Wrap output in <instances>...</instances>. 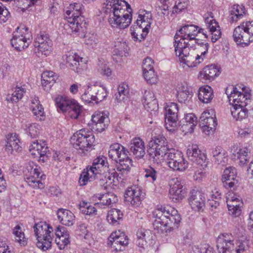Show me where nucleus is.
Segmentation results:
<instances>
[{"instance_id": "nucleus-1", "label": "nucleus", "mask_w": 253, "mask_h": 253, "mask_svg": "<svg viewBox=\"0 0 253 253\" xmlns=\"http://www.w3.org/2000/svg\"><path fill=\"white\" fill-rule=\"evenodd\" d=\"M104 12L109 14L110 25L114 28L125 29L131 21L132 9L130 5L123 0H106L103 3Z\"/></svg>"}, {"instance_id": "nucleus-2", "label": "nucleus", "mask_w": 253, "mask_h": 253, "mask_svg": "<svg viewBox=\"0 0 253 253\" xmlns=\"http://www.w3.org/2000/svg\"><path fill=\"white\" fill-rule=\"evenodd\" d=\"M155 219L153 226L161 233L170 232L179 227L181 218L174 208H167L162 206L157 207L153 212Z\"/></svg>"}, {"instance_id": "nucleus-3", "label": "nucleus", "mask_w": 253, "mask_h": 253, "mask_svg": "<svg viewBox=\"0 0 253 253\" xmlns=\"http://www.w3.org/2000/svg\"><path fill=\"white\" fill-rule=\"evenodd\" d=\"M90 170H93L96 175L104 174V177L106 186L114 188L123 178L122 172H117L115 169L110 170L108 171V163L107 158L103 156H99L94 159L92 166L89 167Z\"/></svg>"}, {"instance_id": "nucleus-4", "label": "nucleus", "mask_w": 253, "mask_h": 253, "mask_svg": "<svg viewBox=\"0 0 253 253\" xmlns=\"http://www.w3.org/2000/svg\"><path fill=\"white\" fill-rule=\"evenodd\" d=\"M82 4L80 3L71 4L65 13L68 23L65 28L69 33H77L85 26L84 18L81 15Z\"/></svg>"}, {"instance_id": "nucleus-5", "label": "nucleus", "mask_w": 253, "mask_h": 253, "mask_svg": "<svg viewBox=\"0 0 253 253\" xmlns=\"http://www.w3.org/2000/svg\"><path fill=\"white\" fill-rule=\"evenodd\" d=\"M174 47L175 54L179 57L180 62L188 67H197L202 62L195 50L192 48L193 45L190 43L184 42L174 43Z\"/></svg>"}, {"instance_id": "nucleus-6", "label": "nucleus", "mask_w": 253, "mask_h": 253, "mask_svg": "<svg viewBox=\"0 0 253 253\" xmlns=\"http://www.w3.org/2000/svg\"><path fill=\"white\" fill-rule=\"evenodd\" d=\"M33 229L37 239V247L43 251L50 249L54 237L52 226L45 222L40 221L35 224Z\"/></svg>"}, {"instance_id": "nucleus-7", "label": "nucleus", "mask_w": 253, "mask_h": 253, "mask_svg": "<svg viewBox=\"0 0 253 253\" xmlns=\"http://www.w3.org/2000/svg\"><path fill=\"white\" fill-rule=\"evenodd\" d=\"M128 151L120 143H114L110 146L108 156L110 159L119 163L117 169L119 172L128 171L130 169L132 161L128 157Z\"/></svg>"}, {"instance_id": "nucleus-8", "label": "nucleus", "mask_w": 253, "mask_h": 253, "mask_svg": "<svg viewBox=\"0 0 253 253\" xmlns=\"http://www.w3.org/2000/svg\"><path fill=\"white\" fill-rule=\"evenodd\" d=\"M168 142L166 138L162 135H158L152 138L149 143L148 150L150 160L157 164L163 162L164 156L168 153Z\"/></svg>"}, {"instance_id": "nucleus-9", "label": "nucleus", "mask_w": 253, "mask_h": 253, "mask_svg": "<svg viewBox=\"0 0 253 253\" xmlns=\"http://www.w3.org/2000/svg\"><path fill=\"white\" fill-rule=\"evenodd\" d=\"M199 33H202L205 38H208L205 29L194 25H184L176 33L174 44L185 42L194 45L199 41V40L196 38Z\"/></svg>"}, {"instance_id": "nucleus-10", "label": "nucleus", "mask_w": 253, "mask_h": 253, "mask_svg": "<svg viewBox=\"0 0 253 253\" xmlns=\"http://www.w3.org/2000/svg\"><path fill=\"white\" fill-rule=\"evenodd\" d=\"M57 110L72 119H77L81 112V106L74 99L64 95H58L54 98Z\"/></svg>"}, {"instance_id": "nucleus-11", "label": "nucleus", "mask_w": 253, "mask_h": 253, "mask_svg": "<svg viewBox=\"0 0 253 253\" xmlns=\"http://www.w3.org/2000/svg\"><path fill=\"white\" fill-rule=\"evenodd\" d=\"M248 91L246 86L237 85L227 87L225 93L232 106L240 105L244 107L250 102L251 94Z\"/></svg>"}, {"instance_id": "nucleus-12", "label": "nucleus", "mask_w": 253, "mask_h": 253, "mask_svg": "<svg viewBox=\"0 0 253 253\" xmlns=\"http://www.w3.org/2000/svg\"><path fill=\"white\" fill-rule=\"evenodd\" d=\"M25 179L28 184L35 189H42L43 187L42 180L45 178V175L42 173L41 168L33 162H29L24 170Z\"/></svg>"}, {"instance_id": "nucleus-13", "label": "nucleus", "mask_w": 253, "mask_h": 253, "mask_svg": "<svg viewBox=\"0 0 253 253\" xmlns=\"http://www.w3.org/2000/svg\"><path fill=\"white\" fill-rule=\"evenodd\" d=\"M234 41L238 45L245 46L253 41V21L243 22L233 31Z\"/></svg>"}, {"instance_id": "nucleus-14", "label": "nucleus", "mask_w": 253, "mask_h": 253, "mask_svg": "<svg viewBox=\"0 0 253 253\" xmlns=\"http://www.w3.org/2000/svg\"><path fill=\"white\" fill-rule=\"evenodd\" d=\"M94 140V135L92 132L85 129L76 131L70 139L71 143L75 149L83 151H87L90 149Z\"/></svg>"}, {"instance_id": "nucleus-15", "label": "nucleus", "mask_w": 253, "mask_h": 253, "mask_svg": "<svg viewBox=\"0 0 253 253\" xmlns=\"http://www.w3.org/2000/svg\"><path fill=\"white\" fill-rule=\"evenodd\" d=\"M52 45V42L49 35L45 32H41L35 40L34 52L39 57H47L51 52Z\"/></svg>"}, {"instance_id": "nucleus-16", "label": "nucleus", "mask_w": 253, "mask_h": 253, "mask_svg": "<svg viewBox=\"0 0 253 253\" xmlns=\"http://www.w3.org/2000/svg\"><path fill=\"white\" fill-rule=\"evenodd\" d=\"M166 156L167 165L173 170L182 172L188 168L189 163L180 151L169 150Z\"/></svg>"}, {"instance_id": "nucleus-17", "label": "nucleus", "mask_w": 253, "mask_h": 253, "mask_svg": "<svg viewBox=\"0 0 253 253\" xmlns=\"http://www.w3.org/2000/svg\"><path fill=\"white\" fill-rule=\"evenodd\" d=\"M166 128L170 132H174L178 128V107L176 103H167L166 107Z\"/></svg>"}, {"instance_id": "nucleus-18", "label": "nucleus", "mask_w": 253, "mask_h": 253, "mask_svg": "<svg viewBox=\"0 0 253 253\" xmlns=\"http://www.w3.org/2000/svg\"><path fill=\"white\" fill-rule=\"evenodd\" d=\"M186 191L184 184L178 178H172L169 182V197L174 203L181 201L185 197Z\"/></svg>"}, {"instance_id": "nucleus-19", "label": "nucleus", "mask_w": 253, "mask_h": 253, "mask_svg": "<svg viewBox=\"0 0 253 253\" xmlns=\"http://www.w3.org/2000/svg\"><path fill=\"white\" fill-rule=\"evenodd\" d=\"M65 60L67 66L77 73H82L86 68V60L73 50L66 53Z\"/></svg>"}, {"instance_id": "nucleus-20", "label": "nucleus", "mask_w": 253, "mask_h": 253, "mask_svg": "<svg viewBox=\"0 0 253 253\" xmlns=\"http://www.w3.org/2000/svg\"><path fill=\"white\" fill-rule=\"evenodd\" d=\"M186 155L188 159L196 165L205 169L207 166L208 161L205 153L199 149L195 144L189 145L186 150Z\"/></svg>"}, {"instance_id": "nucleus-21", "label": "nucleus", "mask_w": 253, "mask_h": 253, "mask_svg": "<svg viewBox=\"0 0 253 253\" xmlns=\"http://www.w3.org/2000/svg\"><path fill=\"white\" fill-rule=\"evenodd\" d=\"M128 244V239L124 232L120 230L111 233L108 238V245L116 252L122 251Z\"/></svg>"}, {"instance_id": "nucleus-22", "label": "nucleus", "mask_w": 253, "mask_h": 253, "mask_svg": "<svg viewBox=\"0 0 253 253\" xmlns=\"http://www.w3.org/2000/svg\"><path fill=\"white\" fill-rule=\"evenodd\" d=\"M216 247L219 253H232L235 241L231 234H222L216 239Z\"/></svg>"}, {"instance_id": "nucleus-23", "label": "nucleus", "mask_w": 253, "mask_h": 253, "mask_svg": "<svg viewBox=\"0 0 253 253\" xmlns=\"http://www.w3.org/2000/svg\"><path fill=\"white\" fill-rule=\"evenodd\" d=\"M47 150L46 143L42 141H34L29 146V152L31 155L42 163L46 161L48 159V156L46 155Z\"/></svg>"}, {"instance_id": "nucleus-24", "label": "nucleus", "mask_w": 253, "mask_h": 253, "mask_svg": "<svg viewBox=\"0 0 253 253\" xmlns=\"http://www.w3.org/2000/svg\"><path fill=\"white\" fill-rule=\"evenodd\" d=\"M232 159L237 161L241 166L245 165L250 159V151L247 147L233 145L231 149Z\"/></svg>"}, {"instance_id": "nucleus-25", "label": "nucleus", "mask_w": 253, "mask_h": 253, "mask_svg": "<svg viewBox=\"0 0 253 253\" xmlns=\"http://www.w3.org/2000/svg\"><path fill=\"white\" fill-rule=\"evenodd\" d=\"M205 24L211 35V41L216 42L221 37V32L218 23L214 19L213 14L209 12L204 16Z\"/></svg>"}, {"instance_id": "nucleus-26", "label": "nucleus", "mask_w": 253, "mask_h": 253, "mask_svg": "<svg viewBox=\"0 0 253 253\" xmlns=\"http://www.w3.org/2000/svg\"><path fill=\"white\" fill-rule=\"evenodd\" d=\"M205 201L206 196L204 191L196 189L191 190L188 202L194 211H199L202 210L205 206Z\"/></svg>"}, {"instance_id": "nucleus-27", "label": "nucleus", "mask_w": 253, "mask_h": 253, "mask_svg": "<svg viewBox=\"0 0 253 253\" xmlns=\"http://www.w3.org/2000/svg\"><path fill=\"white\" fill-rule=\"evenodd\" d=\"M143 197V193L141 188L135 186L128 188L125 195V200L130 202L134 208L140 206Z\"/></svg>"}, {"instance_id": "nucleus-28", "label": "nucleus", "mask_w": 253, "mask_h": 253, "mask_svg": "<svg viewBox=\"0 0 253 253\" xmlns=\"http://www.w3.org/2000/svg\"><path fill=\"white\" fill-rule=\"evenodd\" d=\"M94 128L98 132H102L108 127L110 120L108 113L105 112H95L91 116Z\"/></svg>"}, {"instance_id": "nucleus-29", "label": "nucleus", "mask_w": 253, "mask_h": 253, "mask_svg": "<svg viewBox=\"0 0 253 253\" xmlns=\"http://www.w3.org/2000/svg\"><path fill=\"white\" fill-rule=\"evenodd\" d=\"M152 23V15L149 11L143 10L139 11V15L136 23L138 26L137 31L142 29L143 34L141 35L142 38L145 37L148 33L149 29Z\"/></svg>"}, {"instance_id": "nucleus-30", "label": "nucleus", "mask_w": 253, "mask_h": 253, "mask_svg": "<svg viewBox=\"0 0 253 253\" xmlns=\"http://www.w3.org/2000/svg\"><path fill=\"white\" fill-rule=\"evenodd\" d=\"M17 33L21 34L17 36V50L21 51L28 47L31 42V36L28 32V28L24 25L17 27Z\"/></svg>"}, {"instance_id": "nucleus-31", "label": "nucleus", "mask_w": 253, "mask_h": 253, "mask_svg": "<svg viewBox=\"0 0 253 253\" xmlns=\"http://www.w3.org/2000/svg\"><path fill=\"white\" fill-rule=\"evenodd\" d=\"M197 124V118L193 113H189L185 115L180 121L178 129L184 133L185 134L193 132L195 127Z\"/></svg>"}, {"instance_id": "nucleus-32", "label": "nucleus", "mask_w": 253, "mask_h": 253, "mask_svg": "<svg viewBox=\"0 0 253 253\" xmlns=\"http://www.w3.org/2000/svg\"><path fill=\"white\" fill-rule=\"evenodd\" d=\"M222 180L224 186L226 188L236 187L238 183V179L236 169L232 167L227 168L223 171Z\"/></svg>"}, {"instance_id": "nucleus-33", "label": "nucleus", "mask_w": 253, "mask_h": 253, "mask_svg": "<svg viewBox=\"0 0 253 253\" xmlns=\"http://www.w3.org/2000/svg\"><path fill=\"white\" fill-rule=\"evenodd\" d=\"M54 234L56 236L55 242L60 250L64 249L70 244L69 232L64 227H56Z\"/></svg>"}, {"instance_id": "nucleus-34", "label": "nucleus", "mask_w": 253, "mask_h": 253, "mask_svg": "<svg viewBox=\"0 0 253 253\" xmlns=\"http://www.w3.org/2000/svg\"><path fill=\"white\" fill-rule=\"evenodd\" d=\"M176 90V97L180 103L188 104L191 101L193 93L190 87L186 83L179 84Z\"/></svg>"}, {"instance_id": "nucleus-35", "label": "nucleus", "mask_w": 253, "mask_h": 253, "mask_svg": "<svg viewBox=\"0 0 253 253\" xmlns=\"http://www.w3.org/2000/svg\"><path fill=\"white\" fill-rule=\"evenodd\" d=\"M29 108L36 120L42 121L45 119L44 109L38 97L35 95L31 97Z\"/></svg>"}, {"instance_id": "nucleus-36", "label": "nucleus", "mask_w": 253, "mask_h": 253, "mask_svg": "<svg viewBox=\"0 0 253 253\" xmlns=\"http://www.w3.org/2000/svg\"><path fill=\"white\" fill-rule=\"evenodd\" d=\"M130 151L135 156L139 159L145 154V146L144 141L139 137L133 138L130 142Z\"/></svg>"}, {"instance_id": "nucleus-37", "label": "nucleus", "mask_w": 253, "mask_h": 253, "mask_svg": "<svg viewBox=\"0 0 253 253\" xmlns=\"http://www.w3.org/2000/svg\"><path fill=\"white\" fill-rule=\"evenodd\" d=\"M93 198L99 200V202L96 203L95 205L100 208H103L104 206H110L118 201L117 197L112 193L97 194L94 195Z\"/></svg>"}, {"instance_id": "nucleus-38", "label": "nucleus", "mask_w": 253, "mask_h": 253, "mask_svg": "<svg viewBox=\"0 0 253 253\" xmlns=\"http://www.w3.org/2000/svg\"><path fill=\"white\" fill-rule=\"evenodd\" d=\"M200 122L201 125L210 126L211 130L215 129L217 122L214 111L212 109L205 111L200 116Z\"/></svg>"}, {"instance_id": "nucleus-39", "label": "nucleus", "mask_w": 253, "mask_h": 253, "mask_svg": "<svg viewBox=\"0 0 253 253\" xmlns=\"http://www.w3.org/2000/svg\"><path fill=\"white\" fill-rule=\"evenodd\" d=\"M57 215L58 220L63 225L71 226L75 223V216L70 211L61 209L57 211Z\"/></svg>"}, {"instance_id": "nucleus-40", "label": "nucleus", "mask_w": 253, "mask_h": 253, "mask_svg": "<svg viewBox=\"0 0 253 253\" xmlns=\"http://www.w3.org/2000/svg\"><path fill=\"white\" fill-rule=\"evenodd\" d=\"M246 14V9L244 6L235 4L231 6L229 11L228 20L230 23L237 22L242 19Z\"/></svg>"}, {"instance_id": "nucleus-41", "label": "nucleus", "mask_w": 253, "mask_h": 253, "mask_svg": "<svg viewBox=\"0 0 253 253\" xmlns=\"http://www.w3.org/2000/svg\"><path fill=\"white\" fill-rule=\"evenodd\" d=\"M129 47L126 42L121 39H116L113 43V56H126Z\"/></svg>"}, {"instance_id": "nucleus-42", "label": "nucleus", "mask_w": 253, "mask_h": 253, "mask_svg": "<svg viewBox=\"0 0 253 253\" xmlns=\"http://www.w3.org/2000/svg\"><path fill=\"white\" fill-rule=\"evenodd\" d=\"M219 71L215 65H211L205 67L199 74V78L201 80H212L219 75Z\"/></svg>"}, {"instance_id": "nucleus-43", "label": "nucleus", "mask_w": 253, "mask_h": 253, "mask_svg": "<svg viewBox=\"0 0 253 253\" xmlns=\"http://www.w3.org/2000/svg\"><path fill=\"white\" fill-rule=\"evenodd\" d=\"M97 175H96L93 170H90L89 167L83 169L80 174L79 179V183L81 186L85 185L88 182L94 180Z\"/></svg>"}, {"instance_id": "nucleus-44", "label": "nucleus", "mask_w": 253, "mask_h": 253, "mask_svg": "<svg viewBox=\"0 0 253 253\" xmlns=\"http://www.w3.org/2000/svg\"><path fill=\"white\" fill-rule=\"evenodd\" d=\"M212 154L215 162L218 164L224 165L227 162V152L220 147H216L213 150Z\"/></svg>"}, {"instance_id": "nucleus-45", "label": "nucleus", "mask_w": 253, "mask_h": 253, "mask_svg": "<svg viewBox=\"0 0 253 253\" xmlns=\"http://www.w3.org/2000/svg\"><path fill=\"white\" fill-rule=\"evenodd\" d=\"M212 89L209 85L200 88L198 94L199 100L204 103H208L213 98Z\"/></svg>"}, {"instance_id": "nucleus-46", "label": "nucleus", "mask_w": 253, "mask_h": 253, "mask_svg": "<svg viewBox=\"0 0 253 253\" xmlns=\"http://www.w3.org/2000/svg\"><path fill=\"white\" fill-rule=\"evenodd\" d=\"M246 107V106L242 107L240 105L232 106L231 113L234 119L236 121H241L246 118L248 115V110Z\"/></svg>"}, {"instance_id": "nucleus-47", "label": "nucleus", "mask_w": 253, "mask_h": 253, "mask_svg": "<svg viewBox=\"0 0 253 253\" xmlns=\"http://www.w3.org/2000/svg\"><path fill=\"white\" fill-rule=\"evenodd\" d=\"M197 44L194 43L193 47L192 48L195 50L197 56L201 58V61L203 62L208 54L209 44L207 42L198 43L197 42Z\"/></svg>"}, {"instance_id": "nucleus-48", "label": "nucleus", "mask_w": 253, "mask_h": 253, "mask_svg": "<svg viewBox=\"0 0 253 253\" xmlns=\"http://www.w3.org/2000/svg\"><path fill=\"white\" fill-rule=\"evenodd\" d=\"M123 213L118 209H112L108 211L107 215V220L111 224H115L123 217Z\"/></svg>"}, {"instance_id": "nucleus-49", "label": "nucleus", "mask_w": 253, "mask_h": 253, "mask_svg": "<svg viewBox=\"0 0 253 253\" xmlns=\"http://www.w3.org/2000/svg\"><path fill=\"white\" fill-rule=\"evenodd\" d=\"M128 86L125 84H122L118 87V92L116 94V98L118 102L125 101L128 98Z\"/></svg>"}, {"instance_id": "nucleus-50", "label": "nucleus", "mask_w": 253, "mask_h": 253, "mask_svg": "<svg viewBox=\"0 0 253 253\" xmlns=\"http://www.w3.org/2000/svg\"><path fill=\"white\" fill-rule=\"evenodd\" d=\"M149 234V231L144 229H139L136 233V244L140 248L144 249L147 245L146 237Z\"/></svg>"}, {"instance_id": "nucleus-51", "label": "nucleus", "mask_w": 253, "mask_h": 253, "mask_svg": "<svg viewBox=\"0 0 253 253\" xmlns=\"http://www.w3.org/2000/svg\"><path fill=\"white\" fill-rule=\"evenodd\" d=\"M5 150L11 154L16 147V133H10L6 136Z\"/></svg>"}, {"instance_id": "nucleus-52", "label": "nucleus", "mask_w": 253, "mask_h": 253, "mask_svg": "<svg viewBox=\"0 0 253 253\" xmlns=\"http://www.w3.org/2000/svg\"><path fill=\"white\" fill-rule=\"evenodd\" d=\"M25 130L32 138H36L40 134L41 126L36 123H29L26 125Z\"/></svg>"}, {"instance_id": "nucleus-53", "label": "nucleus", "mask_w": 253, "mask_h": 253, "mask_svg": "<svg viewBox=\"0 0 253 253\" xmlns=\"http://www.w3.org/2000/svg\"><path fill=\"white\" fill-rule=\"evenodd\" d=\"M28 237H27L19 224L17 225V244L21 247L27 246Z\"/></svg>"}, {"instance_id": "nucleus-54", "label": "nucleus", "mask_w": 253, "mask_h": 253, "mask_svg": "<svg viewBox=\"0 0 253 253\" xmlns=\"http://www.w3.org/2000/svg\"><path fill=\"white\" fill-rule=\"evenodd\" d=\"M38 0H17V11L24 12L32 5H34Z\"/></svg>"}, {"instance_id": "nucleus-55", "label": "nucleus", "mask_w": 253, "mask_h": 253, "mask_svg": "<svg viewBox=\"0 0 253 253\" xmlns=\"http://www.w3.org/2000/svg\"><path fill=\"white\" fill-rule=\"evenodd\" d=\"M96 68L98 72L102 75L108 77L111 75V70L104 60H99Z\"/></svg>"}, {"instance_id": "nucleus-56", "label": "nucleus", "mask_w": 253, "mask_h": 253, "mask_svg": "<svg viewBox=\"0 0 253 253\" xmlns=\"http://www.w3.org/2000/svg\"><path fill=\"white\" fill-rule=\"evenodd\" d=\"M84 43L88 46V47L93 48L98 43V39L97 36L94 33H87L84 35Z\"/></svg>"}, {"instance_id": "nucleus-57", "label": "nucleus", "mask_w": 253, "mask_h": 253, "mask_svg": "<svg viewBox=\"0 0 253 253\" xmlns=\"http://www.w3.org/2000/svg\"><path fill=\"white\" fill-rule=\"evenodd\" d=\"M78 235L81 239L89 241L92 238V235L87 229V225L84 223H81L79 227Z\"/></svg>"}, {"instance_id": "nucleus-58", "label": "nucleus", "mask_w": 253, "mask_h": 253, "mask_svg": "<svg viewBox=\"0 0 253 253\" xmlns=\"http://www.w3.org/2000/svg\"><path fill=\"white\" fill-rule=\"evenodd\" d=\"M189 3L188 0H174L173 13H179L186 8Z\"/></svg>"}, {"instance_id": "nucleus-59", "label": "nucleus", "mask_w": 253, "mask_h": 253, "mask_svg": "<svg viewBox=\"0 0 253 253\" xmlns=\"http://www.w3.org/2000/svg\"><path fill=\"white\" fill-rule=\"evenodd\" d=\"M193 253H215L213 248L209 244H203L200 247L195 246L193 248Z\"/></svg>"}, {"instance_id": "nucleus-60", "label": "nucleus", "mask_w": 253, "mask_h": 253, "mask_svg": "<svg viewBox=\"0 0 253 253\" xmlns=\"http://www.w3.org/2000/svg\"><path fill=\"white\" fill-rule=\"evenodd\" d=\"M143 73L145 79L149 84H153L157 82V76L154 69L143 71Z\"/></svg>"}, {"instance_id": "nucleus-61", "label": "nucleus", "mask_w": 253, "mask_h": 253, "mask_svg": "<svg viewBox=\"0 0 253 253\" xmlns=\"http://www.w3.org/2000/svg\"><path fill=\"white\" fill-rule=\"evenodd\" d=\"M95 94V95H93V99L95 103L97 104L104 100L108 93L105 87H100Z\"/></svg>"}, {"instance_id": "nucleus-62", "label": "nucleus", "mask_w": 253, "mask_h": 253, "mask_svg": "<svg viewBox=\"0 0 253 253\" xmlns=\"http://www.w3.org/2000/svg\"><path fill=\"white\" fill-rule=\"evenodd\" d=\"M249 247V241L245 239L238 242L235 241V249L236 253H242Z\"/></svg>"}, {"instance_id": "nucleus-63", "label": "nucleus", "mask_w": 253, "mask_h": 253, "mask_svg": "<svg viewBox=\"0 0 253 253\" xmlns=\"http://www.w3.org/2000/svg\"><path fill=\"white\" fill-rule=\"evenodd\" d=\"M42 79L45 80L47 82L54 83L57 79V76L52 71H45L42 75Z\"/></svg>"}, {"instance_id": "nucleus-64", "label": "nucleus", "mask_w": 253, "mask_h": 253, "mask_svg": "<svg viewBox=\"0 0 253 253\" xmlns=\"http://www.w3.org/2000/svg\"><path fill=\"white\" fill-rule=\"evenodd\" d=\"M207 193L206 196L207 199H210L211 200L214 199L215 200H220L221 197V194L219 190L217 188H214L213 189H210V190H207Z\"/></svg>"}]
</instances>
